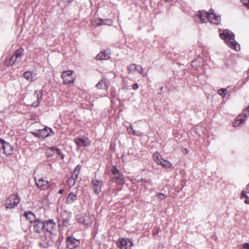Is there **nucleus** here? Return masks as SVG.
Here are the masks:
<instances>
[{
    "label": "nucleus",
    "mask_w": 249,
    "mask_h": 249,
    "mask_svg": "<svg viewBox=\"0 0 249 249\" xmlns=\"http://www.w3.org/2000/svg\"><path fill=\"white\" fill-rule=\"evenodd\" d=\"M220 37L222 39L224 40L225 42L231 49L236 51L240 50V45L235 40V35L230 30H224L222 33L220 34Z\"/></svg>",
    "instance_id": "1"
},
{
    "label": "nucleus",
    "mask_w": 249,
    "mask_h": 249,
    "mask_svg": "<svg viewBox=\"0 0 249 249\" xmlns=\"http://www.w3.org/2000/svg\"><path fill=\"white\" fill-rule=\"evenodd\" d=\"M31 133L38 139H44L52 136L54 134L52 129L47 126H45L42 129H37L36 131L31 132Z\"/></svg>",
    "instance_id": "2"
},
{
    "label": "nucleus",
    "mask_w": 249,
    "mask_h": 249,
    "mask_svg": "<svg viewBox=\"0 0 249 249\" xmlns=\"http://www.w3.org/2000/svg\"><path fill=\"white\" fill-rule=\"evenodd\" d=\"M20 200V197L17 194L11 195L5 200V206L7 209L15 208L19 203Z\"/></svg>",
    "instance_id": "3"
},
{
    "label": "nucleus",
    "mask_w": 249,
    "mask_h": 249,
    "mask_svg": "<svg viewBox=\"0 0 249 249\" xmlns=\"http://www.w3.org/2000/svg\"><path fill=\"white\" fill-rule=\"evenodd\" d=\"M248 115L249 116V106L243 110L242 114L237 116L233 123V126L236 127L243 124L246 121Z\"/></svg>",
    "instance_id": "4"
},
{
    "label": "nucleus",
    "mask_w": 249,
    "mask_h": 249,
    "mask_svg": "<svg viewBox=\"0 0 249 249\" xmlns=\"http://www.w3.org/2000/svg\"><path fill=\"white\" fill-rule=\"evenodd\" d=\"M62 222L59 220L58 221V225L59 227L62 226L68 227L70 225V220L71 217V213H68L67 211H64L61 214Z\"/></svg>",
    "instance_id": "5"
},
{
    "label": "nucleus",
    "mask_w": 249,
    "mask_h": 249,
    "mask_svg": "<svg viewBox=\"0 0 249 249\" xmlns=\"http://www.w3.org/2000/svg\"><path fill=\"white\" fill-rule=\"evenodd\" d=\"M117 245L120 249H131L133 243L130 239L122 238L117 241Z\"/></svg>",
    "instance_id": "6"
},
{
    "label": "nucleus",
    "mask_w": 249,
    "mask_h": 249,
    "mask_svg": "<svg viewBox=\"0 0 249 249\" xmlns=\"http://www.w3.org/2000/svg\"><path fill=\"white\" fill-rule=\"evenodd\" d=\"M61 77L63 80V83L66 85L74 83V77L73 76V71H63Z\"/></svg>",
    "instance_id": "7"
},
{
    "label": "nucleus",
    "mask_w": 249,
    "mask_h": 249,
    "mask_svg": "<svg viewBox=\"0 0 249 249\" xmlns=\"http://www.w3.org/2000/svg\"><path fill=\"white\" fill-rule=\"evenodd\" d=\"M66 243L68 249H74L79 246L80 242L73 236H69L66 239Z\"/></svg>",
    "instance_id": "8"
},
{
    "label": "nucleus",
    "mask_w": 249,
    "mask_h": 249,
    "mask_svg": "<svg viewBox=\"0 0 249 249\" xmlns=\"http://www.w3.org/2000/svg\"><path fill=\"white\" fill-rule=\"evenodd\" d=\"M35 184L41 190H45L49 187V182L43 178L35 177Z\"/></svg>",
    "instance_id": "9"
},
{
    "label": "nucleus",
    "mask_w": 249,
    "mask_h": 249,
    "mask_svg": "<svg viewBox=\"0 0 249 249\" xmlns=\"http://www.w3.org/2000/svg\"><path fill=\"white\" fill-rule=\"evenodd\" d=\"M74 142L79 147L89 146L90 142L89 139L87 137H78L74 139Z\"/></svg>",
    "instance_id": "10"
},
{
    "label": "nucleus",
    "mask_w": 249,
    "mask_h": 249,
    "mask_svg": "<svg viewBox=\"0 0 249 249\" xmlns=\"http://www.w3.org/2000/svg\"><path fill=\"white\" fill-rule=\"evenodd\" d=\"M33 230L36 233H40L45 230V222L41 220L37 219L34 223Z\"/></svg>",
    "instance_id": "11"
},
{
    "label": "nucleus",
    "mask_w": 249,
    "mask_h": 249,
    "mask_svg": "<svg viewBox=\"0 0 249 249\" xmlns=\"http://www.w3.org/2000/svg\"><path fill=\"white\" fill-rule=\"evenodd\" d=\"M110 86L108 80L105 77H103L101 80L96 85V87L100 89L107 90Z\"/></svg>",
    "instance_id": "12"
},
{
    "label": "nucleus",
    "mask_w": 249,
    "mask_h": 249,
    "mask_svg": "<svg viewBox=\"0 0 249 249\" xmlns=\"http://www.w3.org/2000/svg\"><path fill=\"white\" fill-rule=\"evenodd\" d=\"M210 13L206 11L201 10L198 12V14L195 17V20H196V18L200 19V21L201 23L206 22V19L208 20L210 18Z\"/></svg>",
    "instance_id": "13"
},
{
    "label": "nucleus",
    "mask_w": 249,
    "mask_h": 249,
    "mask_svg": "<svg viewBox=\"0 0 249 249\" xmlns=\"http://www.w3.org/2000/svg\"><path fill=\"white\" fill-rule=\"evenodd\" d=\"M92 183L94 193L96 195H99L101 191L103 181L101 180L92 179Z\"/></svg>",
    "instance_id": "14"
},
{
    "label": "nucleus",
    "mask_w": 249,
    "mask_h": 249,
    "mask_svg": "<svg viewBox=\"0 0 249 249\" xmlns=\"http://www.w3.org/2000/svg\"><path fill=\"white\" fill-rule=\"evenodd\" d=\"M46 231L56 232V224L53 219H49L44 221Z\"/></svg>",
    "instance_id": "15"
},
{
    "label": "nucleus",
    "mask_w": 249,
    "mask_h": 249,
    "mask_svg": "<svg viewBox=\"0 0 249 249\" xmlns=\"http://www.w3.org/2000/svg\"><path fill=\"white\" fill-rule=\"evenodd\" d=\"M56 237V234L55 231H45L44 232L45 239L52 244L54 243V240Z\"/></svg>",
    "instance_id": "16"
},
{
    "label": "nucleus",
    "mask_w": 249,
    "mask_h": 249,
    "mask_svg": "<svg viewBox=\"0 0 249 249\" xmlns=\"http://www.w3.org/2000/svg\"><path fill=\"white\" fill-rule=\"evenodd\" d=\"M210 13V18L208 21L212 23L218 25L220 22L221 18L220 16H217L214 13V10L211 9Z\"/></svg>",
    "instance_id": "17"
},
{
    "label": "nucleus",
    "mask_w": 249,
    "mask_h": 249,
    "mask_svg": "<svg viewBox=\"0 0 249 249\" xmlns=\"http://www.w3.org/2000/svg\"><path fill=\"white\" fill-rule=\"evenodd\" d=\"M5 144V145L2 148L3 150L4 153L7 156L12 155L14 151L13 146L9 142Z\"/></svg>",
    "instance_id": "18"
},
{
    "label": "nucleus",
    "mask_w": 249,
    "mask_h": 249,
    "mask_svg": "<svg viewBox=\"0 0 249 249\" xmlns=\"http://www.w3.org/2000/svg\"><path fill=\"white\" fill-rule=\"evenodd\" d=\"M23 215L29 220L30 223H33L37 219L35 215L31 211L25 212Z\"/></svg>",
    "instance_id": "19"
},
{
    "label": "nucleus",
    "mask_w": 249,
    "mask_h": 249,
    "mask_svg": "<svg viewBox=\"0 0 249 249\" xmlns=\"http://www.w3.org/2000/svg\"><path fill=\"white\" fill-rule=\"evenodd\" d=\"M109 58V54L106 51H102L99 53L96 56V58L98 60H107Z\"/></svg>",
    "instance_id": "20"
},
{
    "label": "nucleus",
    "mask_w": 249,
    "mask_h": 249,
    "mask_svg": "<svg viewBox=\"0 0 249 249\" xmlns=\"http://www.w3.org/2000/svg\"><path fill=\"white\" fill-rule=\"evenodd\" d=\"M98 21V22L96 23L97 26H101L103 25H110L113 23V21L111 19H103L102 18H99Z\"/></svg>",
    "instance_id": "21"
},
{
    "label": "nucleus",
    "mask_w": 249,
    "mask_h": 249,
    "mask_svg": "<svg viewBox=\"0 0 249 249\" xmlns=\"http://www.w3.org/2000/svg\"><path fill=\"white\" fill-rule=\"evenodd\" d=\"M127 132L129 134H131L134 136H140L141 135V133L139 131L135 130L132 126V124H130L129 126L126 129Z\"/></svg>",
    "instance_id": "22"
},
{
    "label": "nucleus",
    "mask_w": 249,
    "mask_h": 249,
    "mask_svg": "<svg viewBox=\"0 0 249 249\" xmlns=\"http://www.w3.org/2000/svg\"><path fill=\"white\" fill-rule=\"evenodd\" d=\"M114 178L118 184L123 185L124 183V175L122 173H120L118 174L114 175Z\"/></svg>",
    "instance_id": "23"
},
{
    "label": "nucleus",
    "mask_w": 249,
    "mask_h": 249,
    "mask_svg": "<svg viewBox=\"0 0 249 249\" xmlns=\"http://www.w3.org/2000/svg\"><path fill=\"white\" fill-rule=\"evenodd\" d=\"M77 199V196L74 194L73 193H70L67 198V203L68 204H71L74 201H75Z\"/></svg>",
    "instance_id": "24"
},
{
    "label": "nucleus",
    "mask_w": 249,
    "mask_h": 249,
    "mask_svg": "<svg viewBox=\"0 0 249 249\" xmlns=\"http://www.w3.org/2000/svg\"><path fill=\"white\" fill-rule=\"evenodd\" d=\"M201 57H198L195 60H194L191 62V66L196 69L199 68L201 65Z\"/></svg>",
    "instance_id": "25"
},
{
    "label": "nucleus",
    "mask_w": 249,
    "mask_h": 249,
    "mask_svg": "<svg viewBox=\"0 0 249 249\" xmlns=\"http://www.w3.org/2000/svg\"><path fill=\"white\" fill-rule=\"evenodd\" d=\"M56 147H51L47 149L46 151V156L48 157H51L53 156L55 153V149Z\"/></svg>",
    "instance_id": "26"
},
{
    "label": "nucleus",
    "mask_w": 249,
    "mask_h": 249,
    "mask_svg": "<svg viewBox=\"0 0 249 249\" xmlns=\"http://www.w3.org/2000/svg\"><path fill=\"white\" fill-rule=\"evenodd\" d=\"M18 60L16 59L15 56L12 55L9 59L6 60L5 64L6 66L9 67L14 65L16 61Z\"/></svg>",
    "instance_id": "27"
},
{
    "label": "nucleus",
    "mask_w": 249,
    "mask_h": 249,
    "mask_svg": "<svg viewBox=\"0 0 249 249\" xmlns=\"http://www.w3.org/2000/svg\"><path fill=\"white\" fill-rule=\"evenodd\" d=\"M23 48H20L17 50L13 55L15 56L16 59H17L18 60V59H20L23 54Z\"/></svg>",
    "instance_id": "28"
},
{
    "label": "nucleus",
    "mask_w": 249,
    "mask_h": 249,
    "mask_svg": "<svg viewBox=\"0 0 249 249\" xmlns=\"http://www.w3.org/2000/svg\"><path fill=\"white\" fill-rule=\"evenodd\" d=\"M153 157L155 161L158 164H160V162L162 160L161 155L158 152H155L153 154Z\"/></svg>",
    "instance_id": "29"
},
{
    "label": "nucleus",
    "mask_w": 249,
    "mask_h": 249,
    "mask_svg": "<svg viewBox=\"0 0 249 249\" xmlns=\"http://www.w3.org/2000/svg\"><path fill=\"white\" fill-rule=\"evenodd\" d=\"M52 245V244H51V243L45 239L40 242L39 247L42 249H47Z\"/></svg>",
    "instance_id": "30"
},
{
    "label": "nucleus",
    "mask_w": 249,
    "mask_h": 249,
    "mask_svg": "<svg viewBox=\"0 0 249 249\" xmlns=\"http://www.w3.org/2000/svg\"><path fill=\"white\" fill-rule=\"evenodd\" d=\"M165 169H170L172 166V164L169 161L166 160H163L160 162V164Z\"/></svg>",
    "instance_id": "31"
},
{
    "label": "nucleus",
    "mask_w": 249,
    "mask_h": 249,
    "mask_svg": "<svg viewBox=\"0 0 249 249\" xmlns=\"http://www.w3.org/2000/svg\"><path fill=\"white\" fill-rule=\"evenodd\" d=\"M218 94L222 97H225L227 94L228 91L226 89H220L217 91Z\"/></svg>",
    "instance_id": "32"
},
{
    "label": "nucleus",
    "mask_w": 249,
    "mask_h": 249,
    "mask_svg": "<svg viewBox=\"0 0 249 249\" xmlns=\"http://www.w3.org/2000/svg\"><path fill=\"white\" fill-rule=\"evenodd\" d=\"M137 69V65L134 64H130L127 66V70L129 73H133Z\"/></svg>",
    "instance_id": "33"
},
{
    "label": "nucleus",
    "mask_w": 249,
    "mask_h": 249,
    "mask_svg": "<svg viewBox=\"0 0 249 249\" xmlns=\"http://www.w3.org/2000/svg\"><path fill=\"white\" fill-rule=\"evenodd\" d=\"M23 77L27 80L31 81L32 78V75L30 71H27L23 73Z\"/></svg>",
    "instance_id": "34"
},
{
    "label": "nucleus",
    "mask_w": 249,
    "mask_h": 249,
    "mask_svg": "<svg viewBox=\"0 0 249 249\" xmlns=\"http://www.w3.org/2000/svg\"><path fill=\"white\" fill-rule=\"evenodd\" d=\"M34 95H36L37 100L39 101L40 99L42 98L43 92L41 90H36Z\"/></svg>",
    "instance_id": "35"
},
{
    "label": "nucleus",
    "mask_w": 249,
    "mask_h": 249,
    "mask_svg": "<svg viewBox=\"0 0 249 249\" xmlns=\"http://www.w3.org/2000/svg\"><path fill=\"white\" fill-rule=\"evenodd\" d=\"M55 151V153L57 154L61 158V159L63 160L64 159L65 155L63 153H62L60 149L58 148L57 147H56Z\"/></svg>",
    "instance_id": "36"
},
{
    "label": "nucleus",
    "mask_w": 249,
    "mask_h": 249,
    "mask_svg": "<svg viewBox=\"0 0 249 249\" xmlns=\"http://www.w3.org/2000/svg\"><path fill=\"white\" fill-rule=\"evenodd\" d=\"M111 172L113 175H116V174H118L119 173H121L115 166L112 167L111 169Z\"/></svg>",
    "instance_id": "37"
},
{
    "label": "nucleus",
    "mask_w": 249,
    "mask_h": 249,
    "mask_svg": "<svg viewBox=\"0 0 249 249\" xmlns=\"http://www.w3.org/2000/svg\"><path fill=\"white\" fill-rule=\"evenodd\" d=\"M68 183L70 187H72L75 184V181L73 180V178H69V179L68 180Z\"/></svg>",
    "instance_id": "38"
},
{
    "label": "nucleus",
    "mask_w": 249,
    "mask_h": 249,
    "mask_svg": "<svg viewBox=\"0 0 249 249\" xmlns=\"http://www.w3.org/2000/svg\"><path fill=\"white\" fill-rule=\"evenodd\" d=\"M156 196L157 197H158L159 198H160L161 200H162L163 199H164L165 197H166V196L162 194V193H157L156 195Z\"/></svg>",
    "instance_id": "39"
},
{
    "label": "nucleus",
    "mask_w": 249,
    "mask_h": 249,
    "mask_svg": "<svg viewBox=\"0 0 249 249\" xmlns=\"http://www.w3.org/2000/svg\"><path fill=\"white\" fill-rule=\"evenodd\" d=\"M135 71H137L139 72L141 74H142L143 72V69L142 66L140 65H137V69L135 70Z\"/></svg>",
    "instance_id": "40"
},
{
    "label": "nucleus",
    "mask_w": 249,
    "mask_h": 249,
    "mask_svg": "<svg viewBox=\"0 0 249 249\" xmlns=\"http://www.w3.org/2000/svg\"><path fill=\"white\" fill-rule=\"evenodd\" d=\"M241 2L249 9V0H241Z\"/></svg>",
    "instance_id": "41"
},
{
    "label": "nucleus",
    "mask_w": 249,
    "mask_h": 249,
    "mask_svg": "<svg viewBox=\"0 0 249 249\" xmlns=\"http://www.w3.org/2000/svg\"><path fill=\"white\" fill-rule=\"evenodd\" d=\"M247 192L246 191H242V193H241V198H243V197H245L246 198H247L248 199L249 198V197L247 195Z\"/></svg>",
    "instance_id": "42"
},
{
    "label": "nucleus",
    "mask_w": 249,
    "mask_h": 249,
    "mask_svg": "<svg viewBox=\"0 0 249 249\" xmlns=\"http://www.w3.org/2000/svg\"><path fill=\"white\" fill-rule=\"evenodd\" d=\"M80 222L84 224H85V225H89V224H91V222L90 221H87L86 219H85V218H83V219L81 221H80Z\"/></svg>",
    "instance_id": "43"
},
{
    "label": "nucleus",
    "mask_w": 249,
    "mask_h": 249,
    "mask_svg": "<svg viewBox=\"0 0 249 249\" xmlns=\"http://www.w3.org/2000/svg\"><path fill=\"white\" fill-rule=\"evenodd\" d=\"M39 104L40 101L37 100L36 101H35L32 104V106L33 107H36L39 105Z\"/></svg>",
    "instance_id": "44"
},
{
    "label": "nucleus",
    "mask_w": 249,
    "mask_h": 249,
    "mask_svg": "<svg viewBox=\"0 0 249 249\" xmlns=\"http://www.w3.org/2000/svg\"><path fill=\"white\" fill-rule=\"evenodd\" d=\"M0 143L2 144V148L7 143L4 140L0 138Z\"/></svg>",
    "instance_id": "45"
},
{
    "label": "nucleus",
    "mask_w": 249,
    "mask_h": 249,
    "mask_svg": "<svg viewBox=\"0 0 249 249\" xmlns=\"http://www.w3.org/2000/svg\"><path fill=\"white\" fill-rule=\"evenodd\" d=\"M243 247L245 249H249V243H245L243 244Z\"/></svg>",
    "instance_id": "46"
},
{
    "label": "nucleus",
    "mask_w": 249,
    "mask_h": 249,
    "mask_svg": "<svg viewBox=\"0 0 249 249\" xmlns=\"http://www.w3.org/2000/svg\"><path fill=\"white\" fill-rule=\"evenodd\" d=\"M139 85H138V84L137 83H135L132 86V89L134 90L137 89L139 88Z\"/></svg>",
    "instance_id": "47"
},
{
    "label": "nucleus",
    "mask_w": 249,
    "mask_h": 249,
    "mask_svg": "<svg viewBox=\"0 0 249 249\" xmlns=\"http://www.w3.org/2000/svg\"><path fill=\"white\" fill-rule=\"evenodd\" d=\"M142 181L143 182L146 183H151V179H142Z\"/></svg>",
    "instance_id": "48"
},
{
    "label": "nucleus",
    "mask_w": 249,
    "mask_h": 249,
    "mask_svg": "<svg viewBox=\"0 0 249 249\" xmlns=\"http://www.w3.org/2000/svg\"><path fill=\"white\" fill-rule=\"evenodd\" d=\"M79 173L77 171H73L72 173V176L73 177L74 176H78Z\"/></svg>",
    "instance_id": "49"
},
{
    "label": "nucleus",
    "mask_w": 249,
    "mask_h": 249,
    "mask_svg": "<svg viewBox=\"0 0 249 249\" xmlns=\"http://www.w3.org/2000/svg\"><path fill=\"white\" fill-rule=\"evenodd\" d=\"M80 168H81L80 166L79 165H78L75 167V168L74 169V171H77L78 173H79V171H80Z\"/></svg>",
    "instance_id": "50"
},
{
    "label": "nucleus",
    "mask_w": 249,
    "mask_h": 249,
    "mask_svg": "<svg viewBox=\"0 0 249 249\" xmlns=\"http://www.w3.org/2000/svg\"><path fill=\"white\" fill-rule=\"evenodd\" d=\"M246 192H247V193L249 194V184L247 186Z\"/></svg>",
    "instance_id": "51"
},
{
    "label": "nucleus",
    "mask_w": 249,
    "mask_h": 249,
    "mask_svg": "<svg viewBox=\"0 0 249 249\" xmlns=\"http://www.w3.org/2000/svg\"><path fill=\"white\" fill-rule=\"evenodd\" d=\"M245 203L247 204H249V198L248 199L246 198V200L245 201Z\"/></svg>",
    "instance_id": "52"
},
{
    "label": "nucleus",
    "mask_w": 249,
    "mask_h": 249,
    "mask_svg": "<svg viewBox=\"0 0 249 249\" xmlns=\"http://www.w3.org/2000/svg\"><path fill=\"white\" fill-rule=\"evenodd\" d=\"M72 178L73 179V180L75 181V180H76L78 178V176H74L73 177L72 176H71V178Z\"/></svg>",
    "instance_id": "53"
},
{
    "label": "nucleus",
    "mask_w": 249,
    "mask_h": 249,
    "mask_svg": "<svg viewBox=\"0 0 249 249\" xmlns=\"http://www.w3.org/2000/svg\"><path fill=\"white\" fill-rule=\"evenodd\" d=\"M63 192V190L61 189L58 191V194H62Z\"/></svg>",
    "instance_id": "54"
},
{
    "label": "nucleus",
    "mask_w": 249,
    "mask_h": 249,
    "mask_svg": "<svg viewBox=\"0 0 249 249\" xmlns=\"http://www.w3.org/2000/svg\"><path fill=\"white\" fill-rule=\"evenodd\" d=\"M0 249H8V248L6 247H2V248H0Z\"/></svg>",
    "instance_id": "55"
}]
</instances>
